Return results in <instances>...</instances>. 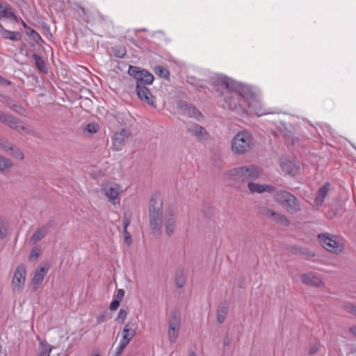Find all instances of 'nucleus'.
Returning a JSON list of instances; mask_svg holds the SVG:
<instances>
[{
    "label": "nucleus",
    "mask_w": 356,
    "mask_h": 356,
    "mask_svg": "<svg viewBox=\"0 0 356 356\" xmlns=\"http://www.w3.org/2000/svg\"><path fill=\"white\" fill-rule=\"evenodd\" d=\"M216 90L221 92L227 107L234 111L241 112L252 106L254 93L246 86L227 76H220L214 81Z\"/></svg>",
    "instance_id": "f257e3e1"
},
{
    "label": "nucleus",
    "mask_w": 356,
    "mask_h": 356,
    "mask_svg": "<svg viewBox=\"0 0 356 356\" xmlns=\"http://www.w3.org/2000/svg\"><path fill=\"white\" fill-rule=\"evenodd\" d=\"M149 228L155 236H160L163 226L165 234L171 236L175 229L176 216L175 209L169 207L165 212L163 211V200L159 195L151 197L149 204Z\"/></svg>",
    "instance_id": "f03ea898"
},
{
    "label": "nucleus",
    "mask_w": 356,
    "mask_h": 356,
    "mask_svg": "<svg viewBox=\"0 0 356 356\" xmlns=\"http://www.w3.org/2000/svg\"><path fill=\"white\" fill-rule=\"evenodd\" d=\"M260 172L254 165L235 168L227 171L224 174L225 180H232L237 182H246L256 180L259 178Z\"/></svg>",
    "instance_id": "7ed1b4c3"
},
{
    "label": "nucleus",
    "mask_w": 356,
    "mask_h": 356,
    "mask_svg": "<svg viewBox=\"0 0 356 356\" xmlns=\"http://www.w3.org/2000/svg\"><path fill=\"white\" fill-rule=\"evenodd\" d=\"M254 140L252 134L247 131H240L233 138L231 143L232 152L238 155L244 154L253 148Z\"/></svg>",
    "instance_id": "20e7f679"
},
{
    "label": "nucleus",
    "mask_w": 356,
    "mask_h": 356,
    "mask_svg": "<svg viewBox=\"0 0 356 356\" xmlns=\"http://www.w3.org/2000/svg\"><path fill=\"white\" fill-rule=\"evenodd\" d=\"M273 197L275 201L285 207L289 213L294 214L301 210L299 200L286 191L280 190L276 191Z\"/></svg>",
    "instance_id": "39448f33"
},
{
    "label": "nucleus",
    "mask_w": 356,
    "mask_h": 356,
    "mask_svg": "<svg viewBox=\"0 0 356 356\" xmlns=\"http://www.w3.org/2000/svg\"><path fill=\"white\" fill-rule=\"evenodd\" d=\"M128 74L136 80V87L151 85L154 79L152 73L137 66L130 65Z\"/></svg>",
    "instance_id": "423d86ee"
},
{
    "label": "nucleus",
    "mask_w": 356,
    "mask_h": 356,
    "mask_svg": "<svg viewBox=\"0 0 356 356\" xmlns=\"http://www.w3.org/2000/svg\"><path fill=\"white\" fill-rule=\"evenodd\" d=\"M26 278V268L24 264L18 265L14 272L11 285L14 293H20L24 286Z\"/></svg>",
    "instance_id": "0eeeda50"
},
{
    "label": "nucleus",
    "mask_w": 356,
    "mask_h": 356,
    "mask_svg": "<svg viewBox=\"0 0 356 356\" xmlns=\"http://www.w3.org/2000/svg\"><path fill=\"white\" fill-rule=\"evenodd\" d=\"M321 244L329 252L333 253H340L343 251V247L337 241V236L327 233L318 235Z\"/></svg>",
    "instance_id": "6e6552de"
},
{
    "label": "nucleus",
    "mask_w": 356,
    "mask_h": 356,
    "mask_svg": "<svg viewBox=\"0 0 356 356\" xmlns=\"http://www.w3.org/2000/svg\"><path fill=\"white\" fill-rule=\"evenodd\" d=\"M0 122L6 124L9 127L17 130V131H24L26 134H30L29 131L25 126L22 124V122L17 118L11 115L4 113L0 111Z\"/></svg>",
    "instance_id": "1a4fd4ad"
},
{
    "label": "nucleus",
    "mask_w": 356,
    "mask_h": 356,
    "mask_svg": "<svg viewBox=\"0 0 356 356\" xmlns=\"http://www.w3.org/2000/svg\"><path fill=\"white\" fill-rule=\"evenodd\" d=\"M131 131L122 128L120 131L115 132L112 138V148L114 151H120L126 144V140L130 137Z\"/></svg>",
    "instance_id": "9d476101"
},
{
    "label": "nucleus",
    "mask_w": 356,
    "mask_h": 356,
    "mask_svg": "<svg viewBox=\"0 0 356 356\" xmlns=\"http://www.w3.org/2000/svg\"><path fill=\"white\" fill-rule=\"evenodd\" d=\"M186 131L200 143L206 141L209 137V134L207 131L206 129L196 123L188 124L186 127Z\"/></svg>",
    "instance_id": "9b49d317"
},
{
    "label": "nucleus",
    "mask_w": 356,
    "mask_h": 356,
    "mask_svg": "<svg viewBox=\"0 0 356 356\" xmlns=\"http://www.w3.org/2000/svg\"><path fill=\"white\" fill-rule=\"evenodd\" d=\"M102 191L113 204L120 203L119 200L116 202L120 193V187L118 184L115 183H106L102 185Z\"/></svg>",
    "instance_id": "f8f14e48"
},
{
    "label": "nucleus",
    "mask_w": 356,
    "mask_h": 356,
    "mask_svg": "<svg viewBox=\"0 0 356 356\" xmlns=\"http://www.w3.org/2000/svg\"><path fill=\"white\" fill-rule=\"evenodd\" d=\"M137 324L133 322H128L122 331V339L120 343L127 346L136 335Z\"/></svg>",
    "instance_id": "ddd939ff"
},
{
    "label": "nucleus",
    "mask_w": 356,
    "mask_h": 356,
    "mask_svg": "<svg viewBox=\"0 0 356 356\" xmlns=\"http://www.w3.org/2000/svg\"><path fill=\"white\" fill-rule=\"evenodd\" d=\"M48 270L49 268L44 266L36 269L31 282V290L32 292H35L38 289L47 275Z\"/></svg>",
    "instance_id": "4468645a"
},
{
    "label": "nucleus",
    "mask_w": 356,
    "mask_h": 356,
    "mask_svg": "<svg viewBox=\"0 0 356 356\" xmlns=\"http://www.w3.org/2000/svg\"><path fill=\"white\" fill-rule=\"evenodd\" d=\"M138 97L148 105L156 107L155 97L151 93L147 86L136 87Z\"/></svg>",
    "instance_id": "2eb2a0df"
},
{
    "label": "nucleus",
    "mask_w": 356,
    "mask_h": 356,
    "mask_svg": "<svg viewBox=\"0 0 356 356\" xmlns=\"http://www.w3.org/2000/svg\"><path fill=\"white\" fill-rule=\"evenodd\" d=\"M179 108L183 113L188 118H193L198 121L203 119L202 113L194 106L186 102L179 104Z\"/></svg>",
    "instance_id": "dca6fc26"
},
{
    "label": "nucleus",
    "mask_w": 356,
    "mask_h": 356,
    "mask_svg": "<svg viewBox=\"0 0 356 356\" xmlns=\"http://www.w3.org/2000/svg\"><path fill=\"white\" fill-rule=\"evenodd\" d=\"M302 282L307 285L312 286H320L323 282L314 273H304L301 275Z\"/></svg>",
    "instance_id": "f3484780"
},
{
    "label": "nucleus",
    "mask_w": 356,
    "mask_h": 356,
    "mask_svg": "<svg viewBox=\"0 0 356 356\" xmlns=\"http://www.w3.org/2000/svg\"><path fill=\"white\" fill-rule=\"evenodd\" d=\"M51 226V222H49L46 225L38 228L30 238L31 243H35L42 240L49 233L48 227Z\"/></svg>",
    "instance_id": "a211bd4d"
},
{
    "label": "nucleus",
    "mask_w": 356,
    "mask_h": 356,
    "mask_svg": "<svg viewBox=\"0 0 356 356\" xmlns=\"http://www.w3.org/2000/svg\"><path fill=\"white\" fill-rule=\"evenodd\" d=\"M330 188V183L326 182L323 186H321L318 191V195L314 200L315 205L319 207L322 205L324 202V199L327 195Z\"/></svg>",
    "instance_id": "6ab92c4d"
},
{
    "label": "nucleus",
    "mask_w": 356,
    "mask_h": 356,
    "mask_svg": "<svg viewBox=\"0 0 356 356\" xmlns=\"http://www.w3.org/2000/svg\"><path fill=\"white\" fill-rule=\"evenodd\" d=\"M3 102L6 104L8 107L11 108L15 113L21 115H24L25 109L24 108V107L20 104L15 103V102L10 97H4Z\"/></svg>",
    "instance_id": "aec40b11"
},
{
    "label": "nucleus",
    "mask_w": 356,
    "mask_h": 356,
    "mask_svg": "<svg viewBox=\"0 0 356 356\" xmlns=\"http://www.w3.org/2000/svg\"><path fill=\"white\" fill-rule=\"evenodd\" d=\"M12 17L14 20H17V16L10 10V7L6 4L0 2V19H8Z\"/></svg>",
    "instance_id": "412c9836"
},
{
    "label": "nucleus",
    "mask_w": 356,
    "mask_h": 356,
    "mask_svg": "<svg viewBox=\"0 0 356 356\" xmlns=\"http://www.w3.org/2000/svg\"><path fill=\"white\" fill-rule=\"evenodd\" d=\"M131 222V218L129 216H124L122 224L124 227V242L127 245H129L131 243V236L129 232L127 231V227L129 225Z\"/></svg>",
    "instance_id": "4be33fe9"
},
{
    "label": "nucleus",
    "mask_w": 356,
    "mask_h": 356,
    "mask_svg": "<svg viewBox=\"0 0 356 356\" xmlns=\"http://www.w3.org/2000/svg\"><path fill=\"white\" fill-rule=\"evenodd\" d=\"M1 35L4 39L10 40L11 41H19L22 39V34L19 32L11 31L3 29Z\"/></svg>",
    "instance_id": "5701e85b"
},
{
    "label": "nucleus",
    "mask_w": 356,
    "mask_h": 356,
    "mask_svg": "<svg viewBox=\"0 0 356 356\" xmlns=\"http://www.w3.org/2000/svg\"><path fill=\"white\" fill-rule=\"evenodd\" d=\"M77 13L79 17L87 23L92 20L93 15L95 14L93 12H91L90 10L80 6L78 7Z\"/></svg>",
    "instance_id": "b1692460"
},
{
    "label": "nucleus",
    "mask_w": 356,
    "mask_h": 356,
    "mask_svg": "<svg viewBox=\"0 0 356 356\" xmlns=\"http://www.w3.org/2000/svg\"><path fill=\"white\" fill-rule=\"evenodd\" d=\"M32 58L34 60L35 64L38 70L41 72L47 73L48 71V68L44 59L36 54H33L32 55Z\"/></svg>",
    "instance_id": "393cba45"
},
{
    "label": "nucleus",
    "mask_w": 356,
    "mask_h": 356,
    "mask_svg": "<svg viewBox=\"0 0 356 356\" xmlns=\"http://www.w3.org/2000/svg\"><path fill=\"white\" fill-rule=\"evenodd\" d=\"M180 317L175 312H172L169 319V329L178 330L180 328Z\"/></svg>",
    "instance_id": "a878e982"
},
{
    "label": "nucleus",
    "mask_w": 356,
    "mask_h": 356,
    "mask_svg": "<svg viewBox=\"0 0 356 356\" xmlns=\"http://www.w3.org/2000/svg\"><path fill=\"white\" fill-rule=\"evenodd\" d=\"M272 220L284 226H288L291 222L285 215L277 212L275 213V217L272 218Z\"/></svg>",
    "instance_id": "bb28decb"
},
{
    "label": "nucleus",
    "mask_w": 356,
    "mask_h": 356,
    "mask_svg": "<svg viewBox=\"0 0 356 356\" xmlns=\"http://www.w3.org/2000/svg\"><path fill=\"white\" fill-rule=\"evenodd\" d=\"M13 165L12 161L0 155V172H4Z\"/></svg>",
    "instance_id": "cd10ccee"
},
{
    "label": "nucleus",
    "mask_w": 356,
    "mask_h": 356,
    "mask_svg": "<svg viewBox=\"0 0 356 356\" xmlns=\"http://www.w3.org/2000/svg\"><path fill=\"white\" fill-rule=\"evenodd\" d=\"M228 311L227 306H221L217 310L216 319L218 323H222L225 319Z\"/></svg>",
    "instance_id": "c85d7f7f"
},
{
    "label": "nucleus",
    "mask_w": 356,
    "mask_h": 356,
    "mask_svg": "<svg viewBox=\"0 0 356 356\" xmlns=\"http://www.w3.org/2000/svg\"><path fill=\"white\" fill-rule=\"evenodd\" d=\"M26 34L29 36L35 43L40 44L43 41L42 37L40 34L36 32L35 30L32 29L29 27L26 31Z\"/></svg>",
    "instance_id": "c756f323"
},
{
    "label": "nucleus",
    "mask_w": 356,
    "mask_h": 356,
    "mask_svg": "<svg viewBox=\"0 0 356 356\" xmlns=\"http://www.w3.org/2000/svg\"><path fill=\"white\" fill-rule=\"evenodd\" d=\"M154 72L156 75L165 79H169L170 78L169 71L161 65H158L154 67Z\"/></svg>",
    "instance_id": "7c9ffc66"
},
{
    "label": "nucleus",
    "mask_w": 356,
    "mask_h": 356,
    "mask_svg": "<svg viewBox=\"0 0 356 356\" xmlns=\"http://www.w3.org/2000/svg\"><path fill=\"white\" fill-rule=\"evenodd\" d=\"M248 188L251 193H264V186L262 184L254 182H249Z\"/></svg>",
    "instance_id": "2f4dec72"
},
{
    "label": "nucleus",
    "mask_w": 356,
    "mask_h": 356,
    "mask_svg": "<svg viewBox=\"0 0 356 356\" xmlns=\"http://www.w3.org/2000/svg\"><path fill=\"white\" fill-rule=\"evenodd\" d=\"M39 348V356H49L51 346L49 344L40 343Z\"/></svg>",
    "instance_id": "473e14b6"
},
{
    "label": "nucleus",
    "mask_w": 356,
    "mask_h": 356,
    "mask_svg": "<svg viewBox=\"0 0 356 356\" xmlns=\"http://www.w3.org/2000/svg\"><path fill=\"white\" fill-rule=\"evenodd\" d=\"M8 232V222L2 218H0V238L3 239L6 238Z\"/></svg>",
    "instance_id": "72a5a7b5"
},
{
    "label": "nucleus",
    "mask_w": 356,
    "mask_h": 356,
    "mask_svg": "<svg viewBox=\"0 0 356 356\" xmlns=\"http://www.w3.org/2000/svg\"><path fill=\"white\" fill-rule=\"evenodd\" d=\"M259 213L265 216L267 218H270L272 220L273 217H275V211L270 209L269 208L266 207H263L260 208Z\"/></svg>",
    "instance_id": "f704fd0d"
},
{
    "label": "nucleus",
    "mask_w": 356,
    "mask_h": 356,
    "mask_svg": "<svg viewBox=\"0 0 356 356\" xmlns=\"http://www.w3.org/2000/svg\"><path fill=\"white\" fill-rule=\"evenodd\" d=\"M113 52L115 57L122 58L127 54L126 49L124 47H116L113 48Z\"/></svg>",
    "instance_id": "c9c22d12"
},
{
    "label": "nucleus",
    "mask_w": 356,
    "mask_h": 356,
    "mask_svg": "<svg viewBox=\"0 0 356 356\" xmlns=\"http://www.w3.org/2000/svg\"><path fill=\"white\" fill-rule=\"evenodd\" d=\"M175 284L178 288H182L185 284V277L182 272L177 273L175 276Z\"/></svg>",
    "instance_id": "e433bc0d"
},
{
    "label": "nucleus",
    "mask_w": 356,
    "mask_h": 356,
    "mask_svg": "<svg viewBox=\"0 0 356 356\" xmlns=\"http://www.w3.org/2000/svg\"><path fill=\"white\" fill-rule=\"evenodd\" d=\"M10 154L13 157L19 160H23L24 157L23 152L15 145L13 147V149L10 151Z\"/></svg>",
    "instance_id": "4c0bfd02"
},
{
    "label": "nucleus",
    "mask_w": 356,
    "mask_h": 356,
    "mask_svg": "<svg viewBox=\"0 0 356 356\" xmlns=\"http://www.w3.org/2000/svg\"><path fill=\"white\" fill-rule=\"evenodd\" d=\"M84 130L90 134H95L98 131L99 127L95 123H89L85 127Z\"/></svg>",
    "instance_id": "58836bf2"
},
{
    "label": "nucleus",
    "mask_w": 356,
    "mask_h": 356,
    "mask_svg": "<svg viewBox=\"0 0 356 356\" xmlns=\"http://www.w3.org/2000/svg\"><path fill=\"white\" fill-rule=\"evenodd\" d=\"M178 330L169 329L168 330V337L169 340L171 343H175L179 335Z\"/></svg>",
    "instance_id": "ea45409f"
},
{
    "label": "nucleus",
    "mask_w": 356,
    "mask_h": 356,
    "mask_svg": "<svg viewBox=\"0 0 356 356\" xmlns=\"http://www.w3.org/2000/svg\"><path fill=\"white\" fill-rule=\"evenodd\" d=\"M127 312L124 309H120L118 314V321H121L122 323L124 321L127 316Z\"/></svg>",
    "instance_id": "a19ab883"
},
{
    "label": "nucleus",
    "mask_w": 356,
    "mask_h": 356,
    "mask_svg": "<svg viewBox=\"0 0 356 356\" xmlns=\"http://www.w3.org/2000/svg\"><path fill=\"white\" fill-rule=\"evenodd\" d=\"M319 347H320L319 342H316L314 344H312L311 346V347L309 348V355H313L316 354L318 351Z\"/></svg>",
    "instance_id": "79ce46f5"
},
{
    "label": "nucleus",
    "mask_w": 356,
    "mask_h": 356,
    "mask_svg": "<svg viewBox=\"0 0 356 356\" xmlns=\"http://www.w3.org/2000/svg\"><path fill=\"white\" fill-rule=\"evenodd\" d=\"M0 147L6 152H10L13 149L14 145L8 142H2L0 144Z\"/></svg>",
    "instance_id": "37998d69"
},
{
    "label": "nucleus",
    "mask_w": 356,
    "mask_h": 356,
    "mask_svg": "<svg viewBox=\"0 0 356 356\" xmlns=\"http://www.w3.org/2000/svg\"><path fill=\"white\" fill-rule=\"evenodd\" d=\"M124 290L122 289H120L117 290L116 293L114 295V298L116 300H118L120 301H122L124 296Z\"/></svg>",
    "instance_id": "c03bdc74"
},
{
    "label": "nucleus",
    "mask_w": 356,
    "mask_h": 356,
    "mask_svg": "<svg viewBox=\"0 0 356 356\" xmlns=\"http://www.w3.org/2000/svg\"><path fill=\"white\" fill-rule=\"evenodd\" d=\"M121 301L118 300H116V299H113V300L111 302V305H110V309L111 311H115L116 310L119 305H120V303Z\"/></svg>",
    "instance_id": "a18cd8bd"
},
{
    "label": "nucleus",
    "mask_w": 356,
    "mask_h": 356,
    "mask_svg": "<svg viewBox=\"0 0 356 356\" xmlns=\"http://www.w3.org/2000/svg\"><path fill=\"white\" fill-rule=\"evenodd\" d=\"M291 252L296 254H302L305 253L302 249L299 247H292Z\"/></svg>",
    "instance_id": "49530a36"
},
{
    "label": "nucleus",
    "mask_w": 356,
    "mask_h": 356,
    "mask_svg": "<svg viewBox=\"0 0 356 356\" xmlns=\"http://www.w3.org/2000/svg\"><path fill=\"white\" fill-rule=\"evenodd\" d=\"M264 192L273 193L275 191V188L271 185H263Z\"/></svg>",
    "instance_id": "de8ad7c7"
},
{
    "label": "nucleus",
    "mask_w": 356,
    "mask_h": 356,
    "mask_svg": "<svg viewBox=\"0 0 356 356\" xmlns=\"http://www.w3.org/2000/svg\"><path fill=\"white\" fill-rule=\"evenodd\" d=\"M38 255H39V253H38V250H32L30 257H29V259H31L33 257H38Z\"/></svg>",
    "instance_id": "09e8293b"
},
{
    "label": "nucleus",
    "mask_w": 356,
    "mask_h": 356,
    "mask_svg": "<svg viewBox=\"0 0 356 356\" xmlns=\"http://www.w3.org/2000/svg\"><path fill=\"white\" fill-rule=\"evenodd\" d=\"M104 321H105V317L104 315L99 316L97 318V323H102L104 322Z\"/></svg>",
    "instance_id": "8fccbe9b"
},
{
    "label": "nucleus",
    "mask_w": 356,
    "mask_h": 356,
    "mask_svg": "<svg viewBox=\"0 0 356 356\" xmlns=\"http://www.w3.org/2000/svg\"><path fill=\"white\" fill-rule=\"evenodd\" d=\"M282 168L284 170H286L289 173L290 172V170L289 169L288 167V163H282Z\"/></svg>",
    "instance_id": "3c124183"
},
{
    "label": "nucleus",
    "mask_w": 356,
    "mask_h": 356,
    "mask_svg": "<svg viewBox=\"0 0 356 356\" xmlns=\"http://www.w3.org/2000/svg\"><path fill=\"white\" fill-rule=\"evenodd\" d=\"M22 26H23V27L24 29V31H26L29 28V26L23 20H22Z\"/></svg>",
    "instance_id": "603ef678"
},
{
    "label": "nucleus",
    "mask_w": 356,
    "mask_h": 356,
    "mask_svg": "<svg viewBox=\"0 0 356 356\" xmlns=\"http://www.w3.org/2000/svg\"><path fill=\"white\" fill-rule=\"evenodd\" d=\"M350 332H351L353 334L356 335V326L351 327V328H350Z\"/></svg>",
    "instance_id": "864d4df0"
},
{
    "label": "nucleus",
    "mask_w": 356,
    "mask_h": 356,
    "mask_svg": "<svg viewBox=\"0 0 356 356\" xmlns=\"http://www.w3.org/2000/svg\"><path fill=\"white\" fill-rule=\"evenodd\" d=\"M229 343H230V341L228 339H224V341H223V343L225 346H229Z\"/></svg>",
    "instance_id": "5fc2aeb1"
},
{
    "label": "nucleus",
    "mask_w": 356,
    "mask_h": 356,
    "mask_svg": "<svg viewBox=\"0 0 356 356\" xmlns=\"http://www.w3.org/2000/svg\"><path fill=\"white\" fill-rule=\"evenodd\" d=\"M256 114L258 115V116H260V115H264L265 113L264 112H262L261 111H259L258 112H256Z\"/></svg>",
    "instance_id": "6e6d98bb"
},
{
    "label": "nucleus",
    "mask_w": 356,
    "mask_h": 356,
    "mask_svg": "<svg viewBox=\"0 0 356 356\" xmlns=\"http://www.w3.org/2000/svg\"><path fill=\"white\" fill-rule=\"evenodd\" d=\"M3 26L0 24V34L1 33L2 31H3Z\"/></svg>",
    "instance_id": "4d7b16f0"
},
{
    "label": "nucleus",
    "mask_w": 356,
    "mask_h": 356,
    "mask_svg": "<svg viewBox=\"0 0 356 356\" xmlns=\"http://www.w3.org/2000/svg\"><path fill=\"white\" fill-rule=\"evenodd\" d=\"M189 356H197V355L194 352H192L189 354Z\"/></svg>",
    "instance_id": "13d9d810"
},
{
    "label": "nucleus",
    "mask_w": 356,
    "mask_h": 356,
    "mask_svg": "<svg viewBox=\"0 0 356 356\" xmlns=\"http://www.w3.org/2000/svg\"><path fill=\"white\" fill-rule=\"evenodd\" d=\"M99 16H100V17L102 18V20H105V17L103 15H99Z\"/></svg>",
    "instance_id": "bf43d9fd"
},
{
    "label": "nucleus",
    "mask_w": 356,
    "mask_h": 356,
    "mask_svg": "<svg viewBox=\"0 0 356 356\" xmlns=\"http://www.w3.org/2000/svg\"><path fill=\"white\" fill-rule=\"evenodd\" d=\"M353 312L356 314V307L355 308Z\"/></svg>",
    "instance_id": "052dcab7"
}]
</instances>
